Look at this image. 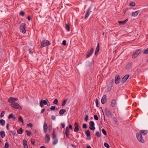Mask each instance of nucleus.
<instances>
[{
  "label": "nucleus",
  "mask_w": 148,
  "mask_h": 148,
  "mask_svg": "<svg viewBox=\"0 0 148 148\" xmlns=\"http://www.w3.org/2000/svg\"><path fill=\"white\" fill-rule=\"evenodd\" d=\"M0 135L2 138H4L5 136L4 132L3 131H1L0 132Z\"/></svg>",
  "instance_id": "b1692460"
},
{
  "label": "nucleus",
  "mask_w": 148,
  "mask_h": 148,
  "mask_svg": "<svg viewBox=\"0 0 148 148\" xmlns=\"http://www.w3.org/2000/svg\"><path fill=\"white\" fill-rule=\"evenodd\" d=\"M11 106L14 109H21L22 107L17 103H14L11 104Z\"/></svg>",
  "instance_id": "7ed1b4c3"
},
{
  "label": "nucleus",
  "mask_w": 148,
  "mask_h": 148,
  "mask_svg": "<svg viewBox=\"0 0 148 148\" xmlns=\"http://www.w3.org/2000/svg\"><path fill=\"white\" fill-rule=\"evenodd\" d=\"M5 121L4 120L1 119L0 121V123L2 126H3L5 124Z\"/></svg>",
  "instance_id": "a878e982"
},
{
  "label": "nucleus",
  "mask_w": 148,
  "mask_h": 148,
  "mask_svg": "<svg viewBox=\"0 0 148 148\" xmlns=\"http://www.w3.org/2000/svg\"><path fill=\"white\" fill-rule=\"evenodd\" d=\"M139 10H137L136 11L133 12L132 13V16L135 17L137 16L138 14L139 13Z\"/></svg>",
  "instance_id": "a211bd4d"
},
{
  "label": "nucleus",
  "mask_w": 148,
  "mask_h": 148,
  "mask_svg": "<svg viewBox=\"0 0 148 148\" xmlns=\"http://www.w3.org/2000/svg\"><path fill=\"white\" fill-rule=\"evenodd\" d=\"M9 123H8L7 124V126H6V128H7V129H8V130H9Z\"/></svg>",
  "instance_id": "e2e57ef3"
},
{
  "label": "nucleus",
  "mask_w": 148,
  "mask_h": 148,
  "mask_svg": "<svg viewBox=\"0 0 148 148\" xmlns=\"http://www.w3.org/2000/svg\"><path fill=\"white\" fill-rule=\"evenodd\" d=\"M8 118L9 119H10V118H12L14 119H16L15 117L12 114H10L9 115Z\"/></svg>",
  "instance_id": "393cba45"
},
{
  "label": "nucleus",
  "mask_w": 148,
  "mask_h": 148,
  "mask_svg": "<svg viewBox=\"0 0 148 148\" xmlns=\"http://www.w3.org/2000/svg\"><path fill=\"white\" fill-rule=\"evenodd\" d=\"M93 52V48H91L90 51L88 52L86 54V57L88 58L90 57L92 54Z\"/></svg>",
  "instance_id": "4468645a"
},
{
  "label": "nucleus",
  "mask_w": 148,
  "mask_h": 148,
  "mask_svg": "<svg viewBox=\"0 0 148 148\" xmlns=\"http://www.w3.org/2000/svg\"><path fill=\"white\" fill-rule=\"evenodd\" d=\"M129 75H126L125 76H124L122 78L121 80V82L122 83H124L125 82L127 79H128L129 77Z\"/></svg>",
  "instance_id": "f3484780"
},
{
  "label": "nucleus",
  "mask_w": 148,
  "mask_h": 148,
  "mask_svg": "<svg viewBox=\"0 0 148 148\" xmlns=\"http://www.w3.org/2000/svg\"><path fill=\"white\" fill-rule=\"evenodd\" d=\"M63 45H64V46H65L66 45V41L64 40H63V42H62V44Z\"/></svg>",
  "instance_id": "603ef678"
},
{
  "label": "nucleus",
  "mask_w": 148,
  "mask_h": 148,
  "mask_svg": "<svg viewBox=\"0 0 148 148\" xmlns=\"http://www.w3.org/2000/svg\"><path fill=\"white\" fill-rule=\"evenodd\" d=\"M31 143H32V144H34L35 143V141H34L32 140L31 141Z\"/></svg>",
  "instance_id": "338daca9"
},
{
  "label": "nucleus",
  "mask_w": 148,
  "mask_h": 148,
  "mask_svg": "<svg viewBox=\"0 0 148 148\" xmlns=\"http://www.w3.org/2000/svg\"><path fill=\"white\" fill-rule=\"evenodd\" d=\"M116 104V101L114 99H113L112 100L111 102V106L112 108L115 107Z\"/></svg>",
  "instance_id": "2eb2a0df"
},
{
  "label": "nucleus",
  "mask_w": 148,
  "mask_h": 148,
  "mask_svg": "<svg viewBox=\"0 0 148 148\" xmlns=\"http://www.w3.org/2000/svg\"><path fill=\"white\" fill-rule=\"evenodd\" d=\"M88 115H86L85 118V119H84L86 121H88Z\"/></svg>",
  "instance_id": "c03bdc74"
},
{
  "label": "nucleus",
  "mask_w": 148,
  "mask_h": 148,
  "mask_svg": "<svg viewBox=\"0 0 148 148\" xmlns=\"http://www.w3.org/2000/svg\"><path fill=\"white\" fill-rule=\"evenodd\" d=\"M61 125H62V127L63 128H64L65 127V125L64 124V123H62L61 124Z\"/></svg>",
  "instance_id": "bf43d9fd"
},
{
  "label": "nucleus",
  "mask_w": 148,
  "mask_h": 148,
  "mask_svg": "<svg viewBox=\"0 0 148 148\" xmlns=\"http://www.w3.org/2000/svg\"><path fill=\"white\" fill-rule=\"evenodd\" d=\"M113 119L115 122H117V119H116V118L115 117H113Z\"/></svg>",
  "instance_id": "864d4df0"
},
{
  "label": "nucleus",
  "mask_w": 148,
  "mask_h": 148,
  "mask_svg": "<svg viewBox=\"0 0 148 148\" xmlns=\"http://www.w3.org/2000/svg\"><path fill=\"white\" fill-rule=\"evenodd\" d=\"M99 44H98L97 47L96 48L95 54L96 55L99 51Z\"/></svg>",
  "instance_id": "412c9836"
},
{
  "label": "nucleus",
  "mask_w": 148,
  "mask_h": 148,
  "mask_svg": "<svg viewBox=\"0 0 148 148\" xmlns=\"http://www.w3.org/2000/svg\"><path fill=\"white\" fill-rule=\"evenodd\" d=\"M27 19H28V20H30V17L29 16H27Z\"/></svg>",
  "instance_id": "69168bd1"
},
{
  "label": "nucleus",
  "mask_w": 148,
  "mask_h": 148,
  "mask_svg": "<svg viewBox=\"0 0 148 148\" xmlns=\"http://www.w3.org/2000/svg\"><path fill=\"white\" fill-rule=\"evenodd\" d=\"M101 131L103 134L104 135H106L107 134L106 132L104 129H102L101 130Z\"/></svg>",
  "instance_id": "2f4dec72"
},
{
  "label": "nucleus",
  "mask_w": 148,
  "mask_h": 148,
  "mask_svg": "<svg viewBox=\"0 0 148 148\" xmlns=\"http://www.w3.org/2000/svg\"><path fill=\"white\" fill-rule=\"evenodd\" d=\"M105 113L106 114L108 117H112V114L110 112V111L108 109V108H106L105 109Z\"/></svg>",
  "instance_id": "0eeeda50"
},
{
  "label": "nucleus",
  "mask_w": 148,
  "mask_h": 148,
  "mask_svg": "<svg viewBox=\"0 0 148 148\" xmlns=\"http://www.w3.org/2000/svg\"><path fill=\"white\" fill-rule=\"evenodd\" d=\"M45 109L44 108L42 109L41 110V113H43L45 111Z\"/></svg>",
  "instance_id": "680f3d73"
},
{
  "label": "nucleus",
  "mask_w": 148,
  "mask_h": 148,
  "mask_svg": "<svg viewBox=\"0 0 148 148\" xmlns=\"http://www.w3.org/2000/svg\"><path fill=\"white\" fill-rule=\"evenodd\" d=\"M130 5L133 6H135L136 4L134 2H131L130 3Z\"/></svg>",
  "instance_id": "79ce46f5"
},
{
  "label": "nucleus",
  "mask_w": 148,
  "mask_h": 148,
  "mask_svg": "<svg viewBox=\"0 0 148 148\" xmlns=\"http://www.w3.org/2000/svg\"><path fill=\"white\" fill-rule=\"evenodd\" d=\"M65 134L66 135V137L67 138H68L69 137V133H65Z\"/></svg>",
  "instance_id": "052dcab7"
},
{
  "label": "nucleus",
  "mask_w": 148,
  "mask_h": 148,
  "mask_svg": "<svg viewBox=\"0 0 148 148\" xmlns=\"http://www.w3.org/2000/svg\"><path fill=\"white\" fill-rule=\"evenodd\" d=\"M67 101V99H65L62 102V106H64L65 105V104H66V102Z\"/></svg>",
  "instance_id": "473e14b6"
},
{
  "label": "nucleus",
  "mask_w": 148,
  "mask_h": 148,
  "mask_svg": "<svg viewBox=\"0 0 148 148\" xmlns=\"http://www.w3.org/2000/svg\"><path fill=\"white\" fill-rule=\"evenodd\" d=\"M69 133V129L68 127H66V128L65 133Z\"/></svg>",
  "instance_id": "49530a36"
},
{
  "label": "nucleus",
  "mask_w": 148,
  "mask_h": 148,
  "mask_svg": "<svg viewBox=\"0 0 148 148\" xmlns=\"http://www.w3.org/2000/svg\"><path fill=\"white\" fill-rule=\"evenodd\" d=\"M26 132L27 133V135L28 136H30L31 135V133L28 130H26Z\"/></svg>",
  "instance_id": "ea45409f"
},
{
  "label": "nucleus",
  "mask_w": 148,
  "mask_h": 148,
  "mask_svg": "<svg viewBox=\"0 0 148 148\" xmlns=\"http://www.w3.org/2000/svg\"><path fill=\"white\" fill-rule=\"evenodd\" d=\"M89 124L90 126L89 127V128L92 130H95V123L93 121H91L90 122Z\"/></svg>",
  "instance_id": "6e6552de"
},
{
  "label": "nucleus",
  "mask_w": 148,
  "mask_h": 148,
  "mask_svg": "<svg viewBox=\"0 0 148 148\" xmlns=\"http://www.w3.org/2000/svg\"><path fill=\"white\" fill-rule=\"evenodd\" d=\"M148 132L147 130H141L140 131L139 133V134H140L141 135V134H143V135L146 134Z\"/></svg>",
  "instance_id": "4be33fe9"
},
{
  "label": "nucleus",
  "mask_w": 148,
  "mask_h": 148,
  "mask_svg": "<svg viewBox=\"0 0 148 148\" xmlns=\"http://www.w3.org/2000/svg\"><path fill=\"white\" fill-rule=\"evenodd\" d=\"M51 119L53 120H54L56 119V117L54 116H51Z\"/></svg>",
  "instance_id": "5fc2aeb1"
},
{
  "label": "nucleus",
  "mask_w": 148,
  "mask_h": 148,
  "mask_svg": "<svg viewBox=\"0 0 148 148\" xmlns=\"http://www.w3.org/2000/svg\"><path fill=\"white\" fill-rule=\"evenodd\" d=\"M79 130V128H75L74 131L75 132H76L78 131Z\"/></svg>",
  "instance_id": "4d7b16f0"
},
{
  "label": "nucleus",
  "mask_w": 148,
  "mask_h": 148,
  "mask_svg": "<svg viewBox=\"0 0 148 148\" xmlns=\"http://www.w3.org/2000/svg\"><path fill=\"white\" fill-rule=\"evenodd\" d=\"M85 134L88 140H90L91 138L90 137V132L89 130H86L85 131Z\"/></svg>",
  "instance_id": "9b49d317"
},
{
  "label": "nucleus",
  "mask_w": 148,
  "mask_h": 148,
  "mask_svg": "<svg viewBox=\"0 0 148 148\" xmlns=\"http://www.w3.org/2000/svg\"><path fill=\"white\" fill-rule=\"evenodd\" d=\"M18 100V99L17 98L10 97L8 99V101L9 103H12Z\"/></svg>",
  "instance_id": "1a4fd4ad"
},
{
  "label": "nucleus",
  "mask_w": 148,
  "mask_h": 148,
  "mask_svg": "<svg viewBox=\"0 0 148 148\" xmlns=\"http://www.w3.org/2000/svg\"><path fill=\"white\" fill-rule=\"evenodd\" d=\"M94 119L96 120H97L98 119V118L97 115H95L94 116Z\"/></svg>",
  "instance_id": "37998d69"
},
{
  "label": "nucleus",
  "mask_w": 148,
  "mask_h": 148,
  "mask_svg": "<svg viewBox=\"0 0 148 148\" xmlns=\"http://www.w3.org/2000/svg\"><path fill=\"white\" fill-rule=\"evenodd\" d=\"M58 139H55L53 141V143H52L53 145H56V144H57L58 143Z\"/></svg>",
  "instance_id": "c85d7f7f"
},
{
  "label": "nucleus",
  "mask_w": 148,
  "mask_h": 148,
  "mask_svg": "<svg viewBox=\"0 0 148 148\" xmlns=\"http://www.w3.org/2000/svg\"><path fill=\"white\" fill-rule=\"evenodd\" d=\"M48 101L47 100H41L40 103V106L42 108L44 107V104L46 105L47 104V102Z\"/></svg>",
  "instance_id": "423d86ee"
},
{
  "label": "nucleus",
  "mask_w": 148,
  "mask_h": 148,
  "mask_svg": "<svg viewBox=\"0 0 148 148\" xmlns=\"http://www.w3.org/2000/svg\"><path fill=\"white\" fill-rule=\"evenodd\" d=\"M52 135H53L52 138L53 139H54V138H56V135L55 133V131L54 130H53V133H52Z\"/></svg>",
  "instance_id": "7c9ffc66"
},
{
  "label": "nucleus",
  "mask_w": 148,
  "mask_h": 148,
  "mask_svg": "<svg viewBox=\"0 0 148 148\" xmlns=\"http://www.w3.org/2000/svg\"><path fill=\"white\" fill-rule=\"evenodd\" d=\"M23 130L21 128H20L19 130H17V132L18 134H22L23 133Z\"/></svg>",
  "instance_id": "cd10ccee"
},
{
  "label": "nucleus",
  "mask_w": 148,
  "mask_h": 148,
  "mask_svg": "<svg viewBox=\"0 0 148 148\" xmlns=\"http://www.w3.org/2000/svg\"><path fill=\"white\" fill-rule=\"evenodd\" d=\"M106 95H103V97H102L101 100V103L102 104H104L106 102Z\"/></svg>",
  "instance_id": "dca6fc26"
},
{
  "label": "nucleus",
  "mask_w": 148,
  "mask_h": 148,
  "mask_svg": "<svg viewBox=\"0 0 148 148\" xmlns=\"http://www.w3.org/2000/svg\"><path fill=\"white\" fill-rule=\"evenodd\" d=\"M128 21V19H127L123 21H118V23L120 24H125L126 22Z\"/></svg>",
  "instance_id": "bb28decb"
},
{
  "label": "nucleus",
  "mask_w": 148,
  "mask_h": 148,
  "mask_svg": "<svg viewBox=\"0 0 148 148\" xmlns=\"http://www.w3.org/2000/svg\"><path fill=\"white\" fill-rule=\"evenodd\" d=\"M96 136L97 137H100L101 136L100 134L98 131L96 132Z\"/></svg>",
  "instance_id": "f704fd0d"
},
{
  "label": "nucleus",
  "mask_w": 148,
  "mask_h": 148,
  "mask_svg": "<svg viewBox=\"0 0 148 148\" xmlns=\"http://www.w3.org/2000/svg\"><path fill=\"white\" fill-rule=\"evenodd\" d=\"M69 128L70 129H72V125H69Z\"/></svg>",
  "instance_id": "0e129e2a"
},
{
  "label": "nucleus",
  "mask_w": 148,
  "mask_h": 148,
  "mask_svg": "<svg viewBox=\"0 0 148 148\" xmlns=\"http://www.w3.org/2000/svg\"><path fill=\"white\" fill-rule=\"evenodd\" d=\"M136 137L138 140L140 142L143 143L145 142V141L142 138V136L139 133L136 134Z\"/></svg>",
  "instance_id": "20e7f679"
},
{
  "label": "nucleus",
  "mask_w": 148,
  "mask_h": 148,
  "mask_svg": "<svg viewBox=\"0 0 148 148\" xmlns=\"http://www.w3.org/2000/svg\"><path fill=\"white\" fill-rule=\"evenodd\" d=\"M20 14L22 16H23L24 13L23 11H21L20 12Z\"/></svg>",
  "instance_id": "3c124183"
},
{
  "label": "nucleus",
  "mask_w": 148,
  "mask_h": 148,
  "mask_svg": "<svg viewBox=\"0 0 148 148\" xmlns=\"http://www.w3.org/2000/svg\"><path fill=\"white\" fill-rule=\"evenodd\" d=\"M18 120L19 121L22 122L23 123V120L21 117L18 118Z\"/></svg>",
  "instance_id": "58836bf2"
},
{
  "label": "nucleus",
  "mask_w": 148,
  "mask_h": 148,
  "mask_svg": "<svg viewBox=\"0 0 148 148\" xmlns=\"http://www.w3.org/2000/svg\"><path fill=\"white\" fill-rule=\"evenodd\" d=\"M58 101L57 99H55L53 101V103L56 105H58Z\"/></svg>",
  "instance_id": "c756f323"
},
{
  "label": "nucleus",
  "mask_w": 148,
  "mask_h": 148,
  "mask_svg": "<svg viewBox=\"0 0 148 148\" xmlns=\"http://www.w3.org/2000/svg\"><path fill=\"white\" fill-rule=\"evenodd\" d=\"M91 7H90L87 9L84 16V18L85 19H86L88 18L90 15V13L92 12L91 11Z\"/></svg>",
  "instance_id": "39448f33"
},
{
  "label": "nucleus",
  "mask_w": 148,
  "mask_h": 148,
  "mask_svg": "<svg viewBox=\"0 0 148 148\" xmlns=\"http://www.w3.org/2000/svg\"><path fill=\"white\" fill-rule=\"evenodd\" d=\"M143 53L145 54H148V48L146 49Z\"/></svg>",
  "instance_id": "a18cd8bd"
},
{
  "label": "nucleus",
  "mask_w": 148,
  "mask_h": 148,
  "mask_svg": "<svg viewBox=\"0 0 148 148\" xmlns=\"http://www.w3.org/2000/svg\"><path fill=\"white\" fill-rule=\"evenodd\" d=\"M141 52V49H138L136 51L135 53L133 55L132 57L133 58H136L138 55Z\"/></svg>",
  "instance_id": "9d476101"
},
{
  "label": "nucleus",
  "mask_w": 148,
  "mask_h": 148,
  "mask_svg": "<svg viewBox=\"0 0 148 148\" xmlns=\"http://www.w3.org/2000/svg\"><path fill=\"white\" fill-rule=\"evenodd\" d=\"M9 145L8 142H6L5 143V148H8L9 147Z\"/></svg>",
  "instance_id": "72a5a7b5"
},
{
  "label": "nucleus",
  "mask_w": 148,
  "mask_h": 148,
  "mask_svg": "<svg viewBox=\"0 0 148 148\" xmlns=\"http://www.w3.org/2000/svg\"><path fill=\"white\" fill-rule=\"evenodd\" d=\"M48 128V127L46 123H44L43 125L44 131L45 133L46 132Z\"/></svg>",
  "instance_id": "aec40b11"
},
{
  "label": "nucleus",
  "mask_w": 148,
  "mask_h": 148,
  "mask_svg": "<svg viewBox=\"0 0 148 148\" xmlns=\"http://www.w3.org/2000/svg\"><path fill=\"white\" fill-rule=\"evenodd\" d=\"M50 138L48 134H46L45 138V141L46 143H48L50 141Z\"/></svg>",
  "instance_id": "f8f14e48"
},
{
  "label": "nucleus",
  "mask_w": 148,
  "mask_h": 148,
  "mask_svg": "<svg viewBox=\"0 0 148 148\" xmlns=\"http://www.w3.org/2000/svg\"><path fill=\"white\" fill-rule=\"evenodd\" d=\"M66 29L68 30V31H70V28L69 25H66Z\"/></svg>",
  "instance_id": "a19ab883"
},
{
  "label": "nucleus",
  "mask_w": 148,
  "mask_h": 148,
  "mask_svg": "<svg viewBox=\"0 0 148 148\" xmlns=\"http://www.w3.org/2000/svg\"><path fill=\"white\" fill-rule=\"evenodd\" d=\"M50 42L48 40H44L41 42L40 47L43 48L50 45Z\"/></svg>",
  "instance_id": "f257e3e1"
},
{
  "label": "nucleus",
  "mask_w": 148,
  "mask_h": 148,
  "mask_svg": "<svg viewBox=\"0 0 148 148\" xmlns=\"http://www.w3.org/2000/svg\"><path fill=\"white\" fill-rule=\"evenodd\" d=\"M87 148H91V147L89 145H88L86 147Z\"/></svg>",
  "instance_id": "774afa93"
},
{
  "label": "nucleus",
  "mask_w": 148,
  "mask_h": 148,
  "mask_svg": "<svg viewBox=\"0 0 148 148\" xmlns=\"http://www.w3.org/2000/svg\"><path fill=\"white\" fill-rule=\"evenodd\" d=\"M95 103L96 106L98 107H99L98 101L97 99H95Z\"/></svg>",
  "instance_id": "c9c22d12"
},
{
  "label": "nucleus",
  "mask_w": 148,
  "mask_h": 148,
  "mask_svg": "<svg viewBox=\"0 0 148 148\" xmlns=\"http://www.w3.org/2000/svg\"><path fill=\"white\" fill-rule=\"evenodd\" d=\"M10 133L12 134L13 136H15L16 133L14 131H10Z\"/></svg>",
  "instance_id": "e433bc0d"
},
{
  "label": "nucleus",
  "mask_w": 148,
  "mask_h": 148,
  "mask_svg": "<svg viewBox=\"0 0 148 148\" xmlns=\"http://www.w3.org/2000/svg\"><path fill=\"white\" fill-rule=\"evenodd\" d=\"M27 126L28 127H32V124L30 123L27 125Z\"/></svg>",
  "instance_id": "6e6d98bb"
},
{
  "label": "nucleus",
  "mask_w": 148,
  "mask_h": 148,
  "mask_svg": "<svg viewBox=\"0 0 148 148\" xmlns=\"http://www.w3.org/2000/svg\"><path fill=\"white\" fill-rule=\"evenodd\" d=\"M23 145L25 148H28L27 141L26 140H23Z\"/></svg>",
  "instance_id": "6ab92c4d"
},
{
  "label": "nucleus",
  "mask_w": 148,
  "mask_h": 148,
  "mask_svg": "<svg viewBox=\"0 0 148 148\" xmlns=\"http://www.w3.org/2000/svg\"><path fill=\"white\" fill-rule=\"evenodd\" d=\"M66 111V110L65 109H61L60 110L59 113L60 115L63 114Z\"/></svg>",
  "instance_id": "5701e85b"
},
{
  "label": "nucleus",
  "mask_w": 148,
  "mask_h": 148,
  "mask_svg": "<svg viewBox=\"0 0 148 148\" xmlns=\"http://www.w3.org/2000/svg\"><path fill=\"white\" fill-rule=\"evenodd\" d=\"M120 78L118 75H116L115 77V82L116 84H118L119 83Z\"/></svg>",
  "instance_id": "ddd939ff"
},
{
  "label": "nucleus",
  "mask_w": 148,
  "mask_h": 148,
  "mask_svg": "<svg viewBox=\"0 0 148 148\" xmlns=\"http://www.w3.org/2000/svg\"><path fill=\"white\" fill-rule=\"evenodd\" d=\"M56 107L55 106H52L51 107V108H50V109L51 110H55V109Z\"/></svg>",
  "instance_id": "de8ad7c7"
},
{
  "label": "nucleus",
  "mask_w": 148,
  "mask_h": 148,
  "mask_svg": "<svg viewBox=\"0 0 148 148\" xmlns=\"http://www.w3.org/2000/svg\"><path fill=\"white\" fill-rule=\"evenodd\" d=\"M4 114H5V111H3L1 113V116L2 117H3L4 116Z\"/></svg>",
  "instance_id": "8fccbe9b"
},
{
  "label": "nucleus",
  "mask_w": 148,
  "mask_h": 148,
  "mask_svg": "<svg viewBox=\"0 0 148 148\" xmlns=\"http://www.w3.org/2000/svg\"><path fill=\"white\" fill-rule=\"evenodd\" d=\"M25 25L26 24L25 23H23L21 24L20 26V31L23 34L25 33L26 32Z\"/></svg>",
  "instance_id": "f03ea898"
},
{
  "label": "nucleus",
  "mask_w": 148,
  "mask_h": 148,
  "mask_svg": "<svg viewBox=\"0 0 148 148\" xmlns=\"http://www.w3.org/2000/svg\"><path fill=\"white\" fill-rule=\"evenodd\" d=\"M75 127H78V124L77 123H75L74 124Z\"/></svg>",
  "instance_id": "13d9d810"
},
{
  "label": "nucleus",
  "mask_w": 148,
  "mask_h": 148,
  "mask_svg": "<svg viewBox=\"0 0 148 148\" xmlns=\"http://www.w3.org/2000/svg\"><path fill=\"white\" fill-rule=\"evenodd\" d=\"M104 146L107 148H109L110 147V146L107 143H105L104 144Z\"/></svg>",
  "instance_id": "4c0bfd02"
},
{
  "label": "nucleus",
  "mask_w": 148,
  "mask_h": 148,
  "mask_svg": "<svg viewBox=\"0 0 148 148\" xmlns=\"http://www.w3.org/2000/svg\"><path fill=\"white\" fill-rule=\"evenodd\" d=\"M87 127V125L86 124H83V128L86 129Z\"/></svg>",
  "instance_id": "09e8293b"
}]
</instances>
